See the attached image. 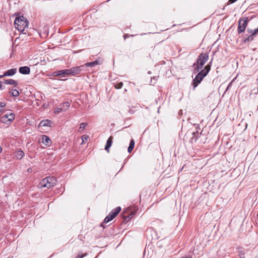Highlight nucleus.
I'll return each mask as SVG.
<instances>
[{"label":"nucleus","instance_id":"46","mask_svg":"<svg viewBox=\"0 0 258 258\" xmlns=\"http://www.w3.org/2000/svg\"><path fill=\"white\" fill-rule=\"evenodd\" d=\"M125 37H127V36H124V38H125Z\"/></svg>","mask_w":258,"mask_h":258},{"label":"nucleus","instance_id":"15","mask_svg":"<svg viewBox=\"0 0 258 258\" xmlns=\"http://www.w3.org/2000/svg\"><path fill=\"white\" fill-rule=\"evenodd\" d=\"M17 72V69L13 68L7 70L4 73V76H13Z\"/></svg>","mask_w":258,"mask_h":258},{"label":"nucleus","instance_id":"13","mask_svg":"<svg viewBox=\"0 0 258 258\" xmlns=\"http://www.w3.org/2000/svg\"><path fill=\"white\" fill-rule=\"evenodd\" d=\"M52 121L48 119L42 120L40 122L39 126H49L52 125Z\"/></svg>","mask_w":258,"mask_h":258},{"label":"nucleus","instance_id":"7","mask_svg":"<svg viewBox=\"0 0 258 258\" xmlns=\"http://www.w3.org/2000/svg\"><path fill=\"white\" fill-rule=\"evenodd\" d=\"M70 76H75L76 75L80 74V73L85 70V66H76L74 67H72L70 69Z\"/></svg>","mask_w":258,"mask_h":258},{"label":"nucleus","instance_id":"22","mask_svg":"<svg viewBox=\"0 0 258 258\" xmlns=\"http://www.w3.org/2000/svg\"><path fill=\"white\" fill-rule=\"evenodd\" d=\"M246 33H248V34L251 33L252 35L254 37L255 35L258 33V27L253 30L248 28L246 29Z\"/></svg>","mask_w":258,"mask_h":258},{"label":"nucleus","instance_id":"2","mask_svg":"<svg viewBox=\"0 0 258 258\" xmlns=\"http://www.w3.org/2000/svg\"><path fill=\"white\" fill-rule=\"evenodd\" d=\"M210 70L211 65L208 64L197 74L195 79L192 80L191 83L194 90L201 83L204 78L208 75Z\"/></svg>","mask_w":258,"mask_h":258},{"label":"nucleus","instance_id":"30","mask_svg":"<svg viewBox=\"0 0 258 258\" xmlns=\"http://www.w3.org/2000/svg\"><path fill=\"white\" fill-rule=\"evenodd\" d=\"M62 110H63V109L62 108L57 107L54 109V112L55 114H58V113H60L61 112H62Z\"/></svg>","mask_w":258,"mask_h":258},{"label":"nucleus","instance_id":"37","mask_svg":"<svg viewBox=\"0 0 258 258\" xmlns=\"http://www.w3.org/2000/svg\"><path fill=\"white\" fill-rule=\"evenodd\" d=\"M0 89L1 90H4V88L3 87V85H2V82L0 81Z\"/></svg>","mask_w":258,"mask_h":258},{"label":"nucleus","instance_id":"32","mask_svg":"<svg viewBox=\"0 0 258 258\" xmlns=\"http://www.w3.org/2000/svg\"><path fill=\"white\" fill-rule=\"evenodd\" d=\"M255 17H256L255 15H252L250 17H244L243 18H247L248 23L250 20H251L252 19L254 18Z\"/></svg>","mask_w":258,"mask_h":258},{"label":"nucleus","instance_id":"42","mask_svg":"<svg viewBox=\"0 0 258 258\" xmlns=\"http://www.w3.org/2000/svg\"><path fill=\"white\" fill-rule=\"evenodd\" d=\"M2 148L0 146V153L2 152Z\"/></svg>","mask_w":258,"mask_h":258},{"label":"nucleus","instance_id":"36","mask_svg":"<svg viewBox=\"0 0 258 258\" xmlns=\"http://www.w3.org/2000/svg\"><path fill=\"white\" fill-rule=\"evenodd\" d=\"M194 125H197V126H196V131H197V130H198V131H199L198 130H200L199 124H194Z\"/></svg>","mask_w":258,"mask_h":258},{"label":"nucleus","instance_id":"1","mask_svg":"<svg viewBox=\"0 0 258 258\" xmlns=\"http://www.w3.org/2000/svg\"><path fill=\"white\" fill-rule=\"evenodd\" d=\"M14 15L16 16L14 24L15 28L20 32L25 34L26 33L24 31L28 27V21L23 15L21 16L17 13H15Z\"/></svg>","mask_w":258,"mask_h":258},{"label":"nucleus","instance_id":"31","mask_svg":"<svg viewBox=\"0 0 258 258\" xmlns=\"http://www.w3.org/2000/svg\"><path fill=\"white\" fill-rule=\"evenodd\" d=\"M133 215H134V214L133 213H131V214H129L127 216H124L123 217V219H124V220L127 221V220L132 219L133 218Z\"/></svg>","mask_w":258,"mask_h":258},{"label":"nucleus","instance_id":"18","mask_svg":"<svg viewBox=\"0 0 258 258\" xmlns=\"http://www.w3.org/2000/svg\"><path fill=\"white\" fill-rule=\"evenodd\" d=\"M9 93L13 97H18L20 94L19 91L13 88L10 89Z\"/></svg>","mask_w":258,"mask_h":258},{"label":"nucleus","instance_id":"44","mask_svg":"<svg viewBox=\"0 0 258 258\" xmlns=\"http://www.w3.org/2000/svg\"><path fill=\"white\" fill-rule=\"evenodd\" d=\"M212 61H213V59H211V61L210 62V63H209L210 65V64L212 63Z\"/></svg>","mask_w":258,"mask_h":258},{"label":"nucleus","instance_id":"6","mask_svg":"<svg viewBox=\"0 0 258 258\" xmlns=\"http://www.w3.org/2000/svg\"><path fill=\"white\" fill-rule=\"evenodd\" d=\"M15 119L14 114L11 113L5 114L0 118V121L2 123L9 124L11 123Z\"/></svg>","mask_w":258,"mask_h":258},{"label":"nucleus","instance_id":"28","mask_svg":"<svg viewBox=\"0 0 258 258\" xmlns=\"http://www.w3.org/2000/svg\"><path fill=\"white\" fill-rule=\"evenodd\" d=\"M87 123H85V122L81 123L80 124V127H79L80 132L83 131L85 129V128L87 126Z\"/></svg>","mask_w":258,"mask_h":258},{"label":"nucleus","instance_id":"45","mask_svg":"<svg viewBox=\"0 0 258 258\" xmlns=\"http://www.w3.org/2000/svg\"><path fill=\"white\" fill-rule=\"evenodd\" d=\"M148 73L150 74H151V71H148Z\"/></svg>","mask_w":258,"mask_h":258},{"label":"nucleus","instance_id":"47","mask_svg":"<svg viewBox=\"0 0 258 258\" xmlns=\"http://www.w3.org/2000/svg\"><path fill=\"white\" fill-rule=\"evenodd\" d=\"M125 37H127V36H124V38H125Z\"/></svg>","mask_w":258,"mask_h":258},{"label":"nucleus","instance_id":"14","mask_svg":"<svg viewBox=\"0 0 258 258\" xmlns=\"http://www.w3.org/2000/svg\"><path fill=\"white\" fill-rule=\"evenodd\" d=\"M113 139V138L112 136H110L109 137V138L107 140L106 144L105 146V150L107 152H109V148L111 146Z\"/></svg>","mask_w":258,"mask_h":258},{"label":"nucleus","instance_id":"19","mask_svg":"<svg viewBox=\"0 0 258 258\" xmlns=\"http://www.w3.org/2000/svg\"><path fill=\"white\" fill-rule=\"evenodd\" d=\"M198 58L204 61L207 62L209 59V55L207 53H202L199 55Z\"/></svg>","mask_w":258,"mask_h":258},{"label":"nucleus","instance_id":"26","mask_svg":"<svg viewBox=\"0 0 258 258\" xmlns=\"http://www.w3.org/2000/svg\"><path fill=\"white\" fill-rule=\"evenodd\" d=\"M48 76L52 77H59L60 76V74L59 71H58L52 72L51 74L49 75Z\"/></svg>","mask_w":258,"mask_h":258},{"label":"nucleus","instance_id":"5","mask_svg":"<svg viewBox=\"0 0 258 258\" xmlns=\"http://www.w3.org/2000/svg\"><path fill=\"white\" fill-rule=\"evenodd\" d=\"M248 23L247 18H242L239 19L237 28V32L238 34H241L244 32L248 25Z\"/></svg>","mask_w":258,"mask_h":258},{"label":"nucleus","instance_id":"23","mask_svg":"<svg viewBox=\"0 0 258 258\" xmlns=\"http://www.w3.org/2000/svg\"><path fill=\"white\" fill-rule=\"evenodd\" d=\"M135 147V141L133 139H132L130 141L129 146L127 148V151L128 153H131V152L133 150Z\"/></svg>","mask_w":258,"mask_h":258},{"label":"nucleus","instance_id":"17","mask_svg":"<svg viewBox=\"0 0 258 258\" xmlns=\"http://www.w3.org/2000/svg\"><path fill=\"white\" fill-rule=\"evenodd\" d=\"M24 155V152L21 150H18L15 153V156L17 159H21Z\"/></svg>","mask_w":258,"mask_h":258},{"label":"nucleus","instance_id":"34","mask_svg":"<svg viewBox=\"0 0 258 258\" xmlns=\"http://www.w3.org/2000/svg\"><path fill=\"white\" fill-rule=\"evenodd\" d=\"M6 106V103L5 102H0V107H5Z\"/></svg>","mask_w":258,"mask_h":258},{"label":"nucleus","instance_id":"9","mask_svg":"<svg viewBox=\"0 0 258 258\" xmlns=\"http://www.w3.org/2000/svg\"><path fill=\"white\" fill-rule=\"evenodd\" d=\"M253 38L254 37L252 35L251 33L248 34V33H246V34L243 35L242 42L244 44H248L253 40Z\"/></svg>","mask_w":258,"mask_h":258},{"label":"nucleus","instance_id":"48","mask_svg":"<svg viewBox=\"0 0 258 258\" xmlns=\"http://www.w3.org/2000/svg\"><path fill=\"white\" fill-rule=\"evenodd\" d=\"M59 80H62L61 79H59ZM63 81H65V80H66V79H63Z\"/></svg>","mask_w":258,"mask_h":258},{"label":"nucleus","instance_id":"24","mask_svg":"<svg viewBox=\"0 0 258 258\" xmlns=\"http://www.w3.org/2000/svg\"><path fill=\"white\" fill-rule=\"evenodd\" d=\"M206 62L203 61L202 60H201L200 58H198L197 61L193 63L192 67L196 66V64H199V66H201L203 67L204 65L205 64Z\"/></svg>","mask_w":258,"mask_h":258},{"label":"nucleus","instance_id":"21","mask_svg":"<svg viewBox=\"0 0 258 258\" xmlns=\"http://www.w3.org/2000/svg\"><path fill=\"white\" fill-rule=\"evenodd\" d=\"M99 64V61L97 60H95V61H92V62H88L86 63L84 66H85V68L87 67H95L96 65Z\"/></svg>","mask_w":258,"mask_h":258},{"label":"nucleus","instance_id":"3","mask_svg":"<svg viewBox=\"0 0 258 258\" xmlns=\"http://www.w3.org/2000/svg\"><path fill=\"white\" fill-rule=\"evenodd\" d=\"M57 182L56 178L54 176H48L42 179L40 184L42 187L50 188L56 185Z\"/></svg>","mask_w":258,"mask_h":258},{"label":"nucleus","instance_id":"35","mask_svg":"<svg viewBox=\"0 0 258 258\" xmlns=\"http://www.w3.org/2000/svg\"><path fill=\"white\" fill-rule=\"evenodd\" d=\"M237 1V0H229L228 2L229 3V4H233L236 2Z\"/></svg>","mask_w":258,"mask_h":258},{"label":"nucleus","instance_id":"8","mask_svg":"<svg viewBox=\"0 0 258 258\" xmlns=\"http://www.w3.org/2000/svg\"><path fill=\"white\" fill-rule=\"evenodd\" d=\"M39 142L48 147L50 146L52 144V141L49 137L44 135L41 136V141L39 140Z\"/></svg>","mask_w":258,"mask_h":258},{"label":"nucleus","instance_id":"20","mask_svg":"<svg viewBox=\"0 0 258 258\" xmlns=\"http://www.w3.org/2000/svg\"><path fill=\"white\" fill-rule=\"evenodd\" d=\"M59 72L60 74V77H65L67 76H70V70L69 69H64L59 70Z\"/></svg>","mask_w":258,"mask_h":258},{"label":"nucleus","instance_id":"16","mask_svg":"<svg viewBox=\"0 0 258 258\" xmlns=\"http://www.w3.org/2000/svg\"><path fill=\"white\" fill-rule=\"evenodd\" d=\"M4 83L6 85H12L15 87L18 85V81L12 79L5 80H4Z\"/></svg>","mask_w":258,"mask_h":258},{"label":"nucleus","instance_id":"25","mask_svg":"<svg viewBox=\"0 0 258 258\" xmlns=\"http://www.w3.org/2000/svg\"><path fill=\"white\" fill-rule=\"evenodd\" d=\"M194 71L193 73L194 74H196L197 73H199L201 70H202L203 67L199 66V64H196V66L194 67Z\"/></svg>","mask_w":258,"mask_h":258},{"label":"nucleus","instance_id":"40","mask_svg":"<svg viewBox=\"0 0 258 258\" xmlns=\"http://www.w3.org/2000/svg\"><path fill=\"white\" fill-rule=\"evenodd\" d=\"M4 77H6V76H4V74L3 75H0V79H2Z\"/></svg>","mask_w":258,"mask_h":258},{"label":"nucleus","instance_id":"41","mask_svg":"<svg viewBox=\"0 0 258 258\" xmlns=\"http://www.w3.org/2000/svg\"><path fill=\"white\" fill-rule=\"evenodd\" d=\"M152 79L156 81V77H153V78H151V82L152 81Z\"/></svg>","mask_w":258,"mask_h":258},{"label":"nucleus","instance_id":"27","mask_svg":"<svg viewBox=\"0 0 258 258\" xmlns=\"http://www.w3.org/2000/svg\"><path fill=\"white\" fill-rule=\"evenodd\" d=\"M60 106H62L63 107H66V110H67L70 107V103L68 101H66L63 102L62 104H61Z\"/></svg>","mask_w":258,"mask_h":258},{"label":"nucleus","instance_id":"39","mask_svg":"<svg viewBox=\"0 0 258 258\" xmlns=\"http://www.w3.org/2000/svg\"><path fill=\"white\" fill-rule=\"evenodd\" d=\"M178 114L179 115H182V110H180L178 112Z\"/></svg>","mask_w":258,"mask_h":258},{"label":"nucleus","instance_id":"29","mask_svg":"<svg viewBox=\"0 0 258 258\" xmlns=\"http://www.w3.org/2000/svg\"><path fill=\"white\" fill-rule=\"evenodd\" d=\"M122 86H123V83L120 82L119 83H118L115 84L114 87L117 89H119L121 88Z\"/></svg>","mask_w":258,"mask_h":258},{"label":"nucleus","instance_id":"4","mask_svg":"<svg viewBox=\"0 0 258 258\" xmlns=\"http://www.w3.org/2000/svg\"><path fill=\"white\" fill-rule=\"evenodd\" d=\"M120 211L121 208L120 207H117L116 208L113 209L105 217L103 222L101 224L100 226L103 227L104 223H107L111 221L118 214Z\"/></svg>","mask_w":258,"mask_h":258},{"label":"nucleus","instance_id":"12","mask_svg":"<svg viewBox=\"0 0 258 258\" xmlns=\"http://www.w3.org/2000/svg\"><path fill=\"white\" fill-rule=\"evenodd\" d=\"M236 249L237 250L239 258H245L244 255L246 252L247 250L241 246L237 247Z\"/></svg>","mask_w":258,"mask_h":258},{"label":"nucleus","instance_id":"33","mask_svg":"<svg viewBox=\"0 0 258 258\" xmlns=\"http://www.w3.org/2000/svg\"><path fill=\"white\" fill-rule=\"evenodd\" d=\"M86 255H87V253L83 254H78L75 258H83L84 256H85Z\"/></svg>","mask_w":258,"mask_h":258},{"label":"nucleus","instance_id":"43","mask_svg":"<svg viewBox=\"0 0 258 258\" xmlns=\"http://www.w3.org/2000/svg\"><path fill=\"white\" fill-rule=\"evenodd\" d=\"M229 87H230V84H229V85H228V87L227 88V90L229 88Z\"/></svg>","mask_w":258,"mask_h":258},{"label":"nucleus","instance_id":"38","mask_svg":"<svg viewBox=\"0 0 258 258\" xmlns=\"http://www.w3.org/2000/svg\"><path fill=\"white\" fill-rule=\"evenodd\" d=\"M181 258H191V256H189V255H188V256H183V257H182Z\"/></svg>","mask_w":258,"mask_h":258},{"label":"nucleus","instance_id":"11","mask_svg":"<svg viewBox=\"0 0 258 258\" xmlns=\"http://www.w3.org/2000/svg\"><path fill=\"white\" fill-rule=\"evenodd\" d=\"M19 72L23 75H28L30 73V69L27 66L21 67L19 69Z\"/></svg>","mask_w":258,"mask_h":258},{"label":"nucleus","instance_id":"10","mask_svg":"<svg viewBox=\"0 0 258 258\" xmlns=\"http://www.w3.org/2000/svg\"><path fill=\"white\" fill-rule=\"evenodd\" d=\"M201 133L199 134V131H196L192 133V137L190 138L189 142L191 143H196L198 139L200 137Z\"/></svg>","mask_w":258,"mask_h":258}]
</instances>
